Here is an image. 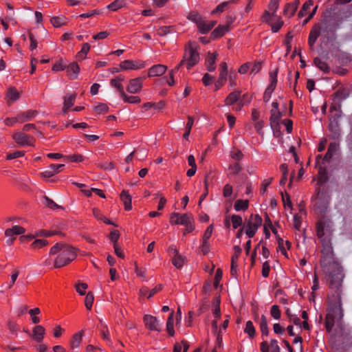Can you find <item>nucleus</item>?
<instances>
[{
  "label": "nucleus",
  "mask_w": 352,
  "mask_h": 352,
  "mask_svg": "<svg viewBox=\"0 0 352 352\" xmlns=\"http://www.w3.org/2000/svg\"><path fill=\"white\" fill-rule=\"evenodd\" d=\"M317 236L322 243L320 267L325 274L329 287L336 292L340 290L344 277L340 264L335 261L333 248L330 241L324 237V223L320 221L316 225Z\"/></svg>",
  "instance_id": "f257e3e1"
},
{
  "label": "nucleus",
  "mask_w": 352,
  "mask_h": 352,
  "mask_svg": "<svg viewBox=\"0 0 352 352\" xmlns=\"http://www.w3.org/2000/svg\"><path fill=\"white\" fill-rule=\"evenodd\" d=\"M351 16L348 8H343L337 12L327 10L322 15L320 21L316 24L322 36L327 41H333L336 38V32L344 21Z\"/></svg>",
  "instance_id": "f03ea898"
},
{
  "label": "nucleus",
  "mask_w": 352,
  "mask_h": 352,
  "mask_svg": "<svg viewBox=\"0 0 352 352\" xmlns=\"http://www.w3.org/2000/svg\"><path fill=\"white\" fill-rule=\"evenodd\" d=\"M50 255L57 254L54 260V267L60 268L67 265L76 257V250L65 243H57L50 250Z\"/></svg>",
  "instance_id": "7ed1b4c3"
},
{
  "label": "nucleus",
  "mask_w": 352,
  "mask_h": 352,
  "mask_svg": "<svg viewBox=\"0 0 352 352\" xmlns=\"http://www.w3.org/2000/svg\"><path fill=\"white\" fill-rule=\"evenodd\" d=\"M314 199L316 201V205L318 208L326 209L329 203L330 196L326 190L319 186L316 189Z\"/></svg>",
  "instance_id": "20e7f679"
},
{
  "label": "nucleus",
  "mask_w": 352,
  "mask_h": 352,
  "mask_svg": "<svg viewBox=\"0 0 352 352\" xmlns=\"http://www.w3.org/2000/svg\"><path fill=\"white\" fill-rule=\"evenodd\" d=\"M182 60H185L184 64H186V68L190 69L199 62V54L194 47L190 46L189 48L186 50Z\"/></svg>",
  "instance_id": "39448f33"
},
{
  "label": "nucleus",
  "mask_w": 352,
  "mask_h": 352,
  "mask_svg": "<svg viewBox=\"0 0 352 352\" xmlns=\"http://www.w3.org/2000/svg\"><path fill=\"white\" fill-rule=\"evenodd\" d=\"M277 73H278L277 69L274 72L270 73V83L266 88V89L264 92V95H263V100L265 102H267L270 100V99L272 96V94L276 87Z\"/></svg>",
  "instance_id": "423d86ee"
},
{
  "label": "nucleus",
  "mask_w": 352,
  "mask_h": 352,
  "mask_svg": "<svg viewBox=\"0 0 352 352\" xmlns=\"http://www.w3.org/2000/svg\"><path fill=\"white\" fill-rule=\"evenodd\" d=\"M192 216L190 214H180L178 212H173L170 215V222L175 225H186L189 221H192Z\"/></svg>",
  "instance_id": "0eeeda50"
},
{
  "label": "nucleus",
  "mask_w": 352,
  "mask_h": 352,
  "mask_svg": "<svg viewBox=\"0 0 352 352\" xmlns=\"http://www.w3.org/2000/svg\"><path fill=\"white\" fill-rule=\"evenodd\" d=\"M13 139L16 144L23 146H33L34 138L23 132H16L13 135Z\"/></svg>",
  "instance_id": "6e6552de"
},
{
  "label": "nucleus",
  "mask_w": 352,
  "mask_h": 352,
  "mask_svg": "<svg viewBox=\"0 0 352 352\" xmlns=\"http://www.w3.org/2000/svg\"><path fill=\"white\" fill-rule=\"evenodd\" d=\"M25 232V230L19 226H14L11 228L6 229L5 231V234L6 236L9 237V239L6 241V243L8 245H12L13 241L15 239L14 236L23 234Z\"/></svg>",
  "instance_id": "1a4fd4ad"
},
{
  "label": "nucleus",
  "mask_w": 352,
  "mask_h": 352,
  "mask_svg": "<svg viewBox=\"0 0 352 352\" xmlns=\"http://www.w3.org/2000/svg\"><path fill=\"white\" fill-rule=\"evenodd\" d=\"M145 326L151 331H160V323L156 317L151 315H145L143 318Z\"/></svg>",
  "instance_id": "9d476101"
},
{
  "label": "nucleus",
  "mask_w": 352,
  "mask_h": 352,
  "mask_svg": "<svg viewBox=\"0 0 352 352\" xmlns=\"http://www.w3.org/2000/svg\"><path fill=\"white\" fill-rule=\"evenodd\" d=\"M241 91H235L231 92L226 98L225 103L226 105H232L236 102H238L239 109L244 105V102L243 100H240Z\"/></svg>",
  "instance_id": "9b49d317"
},
{
  "label": "nucleus",
  "mask_w": 352,
  "mask_h": 352,
  "mask_svg": "<svg viewBox=\"0 0 352 352\" xmlns=\"http://www.w3.org/2000/svg\"><path fill=\"white\" fill-rule=\"evenodd\" d=\"M142 78H137L131 80L126 88L127 91L131 94H135L139 92L142 87Z\"/></svg>",
  "instance_id": "f8f14e48"
},
{
  "label": "nucleus",
  "mask_w": 352,
  "mask_h": 352,
  "mask_svg": "<svg viewBox=\"0 0 352 352\" xmlns=\"http://www.w3.org/2000/svg\"><path fill=\"white\" fill-rule=\"evenodd\" d=\"M38 115V111L36 110H28L27 111L21 112L17 115L19 122L23 123L32 120Z\"/></svg>",
  "instance_id": "ddd939ff"
},
{
  "label": "nucleus",
  "mask_w": 352,
  "mask_h": 352,
  "mask_svg": "<svg viewBox=\"0 0 352 352\" xmlns=\"http://www.w3.org/2000/svg\"><path fill=\"white\" fill-rule=\"evenodd\" d=\"M166 71V67L164 65H155L148 70V76L155 77L163 75Z\"/></svg>",
  "instance_id": "4468645a"
},
{
  "label": "nucleus",
  "mask_w": 352,
  "mask_h": 352,
  "mask_svg": "<svg viewBox=\"0 0 352 352\" xmlns=\"http://www.w3.org/2000/svg\"><path fill=\"white\" fill-rule=\"evenodd\" d=\"M329 130L331 133V138L337 140L339 139L340 136V128L339 122H330L329 124Z\"/></svg>",
  "instance_id": "2eb2a0df"
},
{
  "label": "nucleus",
  "mask_w": 352,
  "mask_h": 352,
  "mask_svg": "<svg viewBox=\"0 0 352 352\" xmlns=\"http://www.w3.org/2000/svg\"><path fill=\"white\" fill-rule=\"evenodd\" d=\"M32 332H33L32 338L37 342H41L44 338V335L45 333V329L41 325H36L34 327Z\"/></svg>",
  "instance_id": "dca6fc26"
},
{
  "label": "nucleus",
  "mask_w": 352,
  "mask_h": 352,
  "mask_svg": "<svg viewBox=\"0 0 352 352\" xmlns=\"http://www.w3.org/2000/svg\"><path fill=\"white\" fill-rule=\"evenodd\" d=\"M282 116L283 113L281 111H276V109L271 110V116L270 118V121L272 129L278 126V121Z\"/></svg>",
  "instance_id": "f3484780"
},
{
  "label": "nucleus",
  "mask_w": 352,
  "mask_h": 352,
  "mask_svg": "<svg viewBox=\"0 0 352 352\" xmlns=\"http://www.w3.org/2000/svg\"><path fill=\"white\" fill-rule=\"evenodd\" d=\"M320 35H322L321 32L318 29V28L316 26V25H314L310 31V33L309 35V38H308V44L310 46V47H313L317 38H318V36Z\"/></svg>",
  "instance_id": "a211bd4d"
},
{
  "label": "nucleus",
  "mask_w": 352,
  "mask_h": 352,
  "mask_svg": "<svg viewBox=\"0 0 352 352\" xmlns=\"http://www.w3.org/2000/svg\"><path fill=\"white\" fill-rule=\"evenodd\" d=\"M320 35H322L321 32L318 29V28L316 26V25H314L310 31V33L309 35V38H308V44L310 46V47H313L317 38H318V36Z\"/></svg>",
  "instance_id": "6ab92c4d"
},
{
  "label": "nucleus",
  "mask_w": 352,
  "mask_h": 352,
  "mask_svg": "<svg viewBox=\"0 0 352 352\" xmlns=\"http://www.w3.org/2000/svg\"><path fill=\"white\" fill-rule=\"evenodd\" d=\"M328 312H331L334 316H336V318H342L343 316L342 305L340 302V299L338 300V302L333 303Z\"/></svg>",
  "instance_id": "aec40b11"
},
{
  "label": "nucleus",
  "mask_w": 352,
  "mask_h": 352,
  "mask_svg": "<svg viewBox=\"0 0 352 352\" xmlns=\"http://www.w3.org/2000/svg\"><path fill=\"white\" fill-rule=\"evenodd\" d=\"M229 30V25H219L217 26L211 33V37L212 39H215L221 37L225 33Z\"/></svg>",
  "instance_id": "412c9836"
},
{
  "label": "nucleus",
  "mask_w": 352,
  "mask_h": 352,
  "mask_svg": "<svg viewBox=\"0 0 352 352\" xmlns=\"http://www.w3.org/2000/svg\"><path fill=\"white\" fill-rule=\"evenodd\" d=\"M66 70L70 78L76 79L77 78L78 74L79 73L80 67L77 63H72L67 67Z\"/></svg>",
  "instance_id": "4be33fe9"
},
{
  "label": "nucleus",
  "mask_w": 352,
  "mask_h": 352,
  "mask_svg": "<svg viewBox=\"0 0 352 352\" xmlns=\"http://www.w3.org/2000/svg\"><path fill=\"white\" fill-rule=\"evenodd\" d=\"M120 199L122 201L124 208L126 210H130L132 208L131 206V197L129 194L128 191L126 190H122V192L120 194Z\"/></svg>",
  "instance_id": "5701e85b"
},
{
  "label": "nucleus",
  "mask_w": 352,
  "mask_h": 352,
  "mask_svg": "<svg viewBox=\"0 0 352 352\" xmlns=\"http://www.w3.org/2000/svg\"><path fill=\"white\" fill-rule=\"evenodd\" d=\"M216 58H217V54L208 53V56L206 60V64L207 69L210 72H214L215 70L214 64H215Z\"/></svg>",
  "instance_id": "b1692460"
},
{
  "label": "nucleus",
  "mask_w": 352,
  "mask_h": 352,
  "mask_svg": "<svg viewBox=\"0 0 352 352\" xmlns=\"http://www.w3.org/2000/svg\"><path fill=\"white\" fill-rule=\"evenodd\" d=\"M124 80L121 76H118L116 78L111 80V85L117 89L118 91L120 93V96L124 95V91L123 86L120 84V82Z\"/></svg>",
  "instance_id": "393cba45"
},
{
  "label": "nucleus",
  "mask_w": 352,
  "mask_h": 352,
  "mask_svg": "<svg viewBox=\"0 0 352 352\" xmlns=\"http://www.w3.org/2000/svg\"><path fill=\"white\" fill-rule=\"evenodd\" d=\"M314 65L321 71H322L324 73H329L330 68L327 63L322 60L320 58L316 57L314 59Z\"/></svg>",
  "instance_id": "a878e982"
},
{
  "label": "nucleus",
  "mask_w": 352,
  "mask_h": 352,
  "mask_svg": "<svg viewBox=\"0 0 352 352\" xmlns=\"http://www.w3.org/2000/svg\"><path fill=\"white\" fill-rule=\"evenodd\" d=\"M336 316L331 312H328L325 318V327L328 332L331 331L334 323H335Z\"/></svg>",
  "instance_id": "bb28decb"
},
{
  "label": "nucleus",
  "mask_w": 352,
  "mask_h": 352,
  "mask_svg": "<svg viewBox=\"0 0 352 352\" xmlns=\"http://www.w3.org/2000/svg\"><path fill=\"white\" fill-rule=\"evenodd\" d=\"M249 206V201L248 199H238L235 201L234 205V208L236 211H245L248 208Z\"/></svg>",
  "instance_id": "cd10ccee"
},
{
  "label": "nucleus",
  "mask_w": 352,
  "mask_h": 352,
  "mask_svg": "<svg viewBox=\"0 0 352 352\" xmlns=\"http://www.w3.org/2000/svg\"><path fill=\"white\" fill-rule=\"evenodd\" d=\"M259 326L262 336H267L269 333V329L267 326V318L265 317V316H261L259 321Z\"/></svg>",
  "instance_id": "c85d7f7f"
},
{
  "label": "nucleus",
  "mask_w": 352,
  "mask_h": 352,
  "mask_svg": "<svg viewBox=\"0 0 352 352\" xmlns=\"http://www.w3.org/2000/svg\"><path fill=\"white\" fill-rule=\"evenodd\" d=\"M216 23H217L216 21H212L208 23L205 22L204 21H203L199 28V31L201 34H206L210 30H212V28L216 25Z\"/></svg>",
  "instance_id": "c756f323"
},
{
  "label": "nucleus",
  "mask_w": 352,
  "mask_h": 352,
  "mask_svg": "<svg viewBox=\"0 0 352 352\" xmlns=\"http://www.w3.org/2000/svg\"><path fill=\"white\" fill-rule=\"evenodd\" d=\"M173 311H172L167 320L166 322V330L169 334V336H173L175 334L174 331V318H173Z\"/></svg>",
  "instance_id": "7c9ffc66"
},
{
  "label": "nucleus",
  "mask_w": 352,
  "mask_h": 352,
  "mask_svg": "<svg viewBox=\"0 0 352 352\" xmlns=\"http://www.w3.org/2000/svg\"><path fill=\"white\" fill-rule=\"evenodd\" d=\"M246 226L247 229L245 230V234L248 235L249 238H252L255 235L259 227L256 226L255 224H253V223L249 220L247 223Z\"/></svg>",
  "instance_id": "2f4dec72"
},
{
  "label": "nucleus",
  "mask_w": 352,
  "mask_h": 352,
  "mask_svg": "<svg viewBox=\"0 0 352 352\" xmlns=\"http://www.w3.org/2000/svg\"><path fill=\"white\" fill-rule=\"evenodd\" d=\"M7 98L8 103L10 104V102H14L19 98V93L14 87H12L7 93Z\"/></svg>",
  "instance_id": "473e14b6"
},
{
  "label": "nucleus",
  "mask_w": 352,
  "mask_h": 352,
  "mask_svg": "<svg viewBox=\"0 0 352 352\" xmlns=\"http://www.w3.org/2000/svg\"><path fill=\"white\" fill-rule=\"evenodd\" d=\"M187 18L191 21L195 23L197 25L198 29L199 28L203 20L201 16L197 12H190Z\"/></svg>",
  "instance_id": "72a5a7b5"
},
{
  "label": "nucleus",
  "mask_w": 352,
  "mask_h": 352,
  "mask_svg": "<svg viewBox=\"0 0 352 352\" xmlns=\"http://www.w3.org/2000/svg\"><path fill=\"white\" fill-rule=\"evenodd\" d=\"M82 334L80 332L76 333L74 335L72 340L71 341V343H70L71 348L72 349H77L79 347L80 344L82 341Z\"/></svg>",
  "instance_id": "f704fd0d"
},
{
  "label": "nucleus",
  "mask_w": 352,
  "mask_h": 352,
  "mask_svg": "<svg viewBox=\"0 0 352 352\" xmlns=\"http://www.w3.org/2000/svg\"><path fill=\"white\" fill-rule=\"evenodd\" d=\"M76 98V95L74 94H67L64 97V103L63 105L65 108H70L74 105Z\"/></svg>",
  "instance_id": "c9c22d12"
},
{
  "label": "nucleus",
  "mask_w": 352,
  "mask_h": 352,
  "mask_svg": "<svg viewBox=\"0 0 352 352\" xmlns=\"http://www.w3.org/2000/svg\"><path fill=\"white\" fill-rule=\"evenodd\" d=\"M314 1L312 0H308L303 5L302 8L298 12V16L299 17H303L306 15L307 12L309 10L310 8L313 6Z\"/></svg>",
  "instance_id": "e433bc0d"
},
{
  "label": "nucleus",
  "mask_w": 352,
  "mask_h": 352,
  "mask_svg": "<svg viewBox=\"0 0 352 352\" xmlns=\"http://www.w3.org/2000/svg\"><path fill=\"white\" fill-rule=\"evenodd\" d=\"M244 332L248 333L250 338H252L255 336L256 330L252 321L248 320L246 322Z\"/></svg>",
  "instance_id": "4c0bfd02"
},
{
  "label": "nucleus",
  "mask_w": 352,
  "mask_h": 352,
  "mask_svg": "<svg viewBox=\"0 0 352 352\" xmlns=\"http://www.w3.org/2000/svg\"><path fill=\"white\" fill-rule=\"evenodd\" d=\"M42 204L44 206H45L47 207H49L51 209H56V208H60V206L56 204L52 199H50L47 196L43 197V198H42Z\"/></svg>",
  "instance_id": "58836bf2"
},
{
  "label": "nucleus",
  "mask_w": 352,
  "mask_h": 352,
  "mask_svg": "<svg viewBox=\"0 0 352 352\" xmlns=\"http://www.w3.org/2000/svg\"><path fill=\"white\" fill-rule=\"evenodd\" d=\"M125 6L124 0H116L107 7L111 11H116Z\"/></svg>",
  "instance_id": "ea45409f"
},
{
  "label": "nucleus",
  "mask_w": 352,
  "mask_h": 352,
  "mask_svg": "<svg viewBox=\"0 0 352 352\" xmlns=\"http://www.w3.org/2000/svg\"><path fill=\"white\" fill-rule=\"evenodd\" d=\"M232 227L234 229H236L237 228L240 227L243 224V219L242 217L238 214H232L230 217Z\"/></svg>",
  "instance_id": "a19ab883"
},
{
  "label": "nucleus",
  "mask_w": 352,
  "mask_h": 352,
  "mask_svg": "<svg viewBox=\"0 0 352 352\" xmlns=\"http://www.w3.org/2000/svg\"><path fill=\"white\" fill-rule=\"evenodd\" d=\"M185 60H182L170 72V79L168 80V84L170 86L175 84L173 75L177 72L179 68L184 65Z\"/></svg>",
  "instance_id": "79ce46f5"
},
{
  "label": "nucleus",
  "mask_w": 352,
  "mask_h": 352,
  "mask_svg": "<svg viewBox=\"0 0 352 352\" xmlns=\"http://www.w3.org/2000/svg\"><path fill=\"white\" fill-rule=\"evenodd\" d=\"M120 67L122 69H135L138 67L135 63L131 60H126L120 63Z\"/></svg>",
  "instance_id": "37998d69"
},
{
  "label": "nucleus",
  "mask_w": 352,
  "mask_h": 352,
  "mask_svg": "<svg viewBox=\"0 0 352 352\" xmlns=\"http://www.w3.org/2000/svg\"><path fill=\"white\" fill-rule=\"evenodd\" d=\"M120 97L123 99V100L125 102L137 104V103H140V101H141V99H140V97H138V96H129L125 93H124V95H122Z\"/></svg>",
  "instance_id": "c03bdc74"
},
{
  "label": "nucleus",
  "mask_w": 352,
  "mask_h": 352,
  "mask_svg": "<svg viewBox=\"0 0 352 352\" xmlns=\"http://www.w3.org/2000/svg\"><path fill=\"white\" fill-rule=\"evenodd\" d=\"M51 23L54 27L59 28L65 24V19L64 17L54 16L51 19Z\"/></svg>",
  "instance_id": "a18cd8bd"
},
{
  "label": "nucleus",
  "mask_w": 352,
  "mask_h": 352,
  "mask_svg": "<svg viewBox=\"0 0 352 352\" xmlns=\"http://www.w3.org/2000/svg\"><path fill=\"white\" fill-rule=\"evenodd\" d=\"M94 297L91 292H88L85 299V305L88 310H91L94 302Z\"/></svg>",
  "instance_id": "49530a36"
},
{
  "label": "nucleus",
  "mask_w": 352,
  "mask_h": 352,
  "mask_svg": "<svg viewBox=\"0 0 352 352\" xmlns=\"http://www.w3.org/2000/svg\"><path fill=\"white\" fill-rule=\"evenodd\" d=\"M173 264L177 268H181L184 263V258L179 254L173 258Z\"/></svg>",
  "instance_id": "de8ad7c7"
},
{
  "label": "nucleus",
  "mask_w": 352,
  "mask_h": 352,
  "mask_svg": "<svg viewBox=\"0 0 352 352\" xmlns=\"http://www.w3.org/2000/svg\"><path fill=\"white\" fill-rule=\"evenodd\" d=\"M90 50V45L89 43H85L82 45L81 50L78 53V57L79 58L84 59Z\"/></svg>",
  "instance_id": "09e8293b"
},
{
  "label": "nucleus",
  "mask_w": 352,
  "mask_h": 352,
  "mask_svg": "<svg viewBox=\"0 0 352 352\" xmlns=\"http://www.w3.org/2000/svg\"><path fill=\"white\" fill-rule=\"evenodd\" d=\"M172 26H162L157 30V34L160 36H164L172 32Z\"/></svg>",
  "instance_id": "8fccbe9b"
},
{
  "label": "nucleus",
  "mask_w": 352,
  "mask_h": 352,
  "mask_svg": "<svg viewBox=\"0 0 352 352\" xmlns=\"http://www.w3.org/2000/svg\"><path fill=\"white\" fill-rule=\"evenodd\" d=\"M270 314L274 319H279L280 318V311L279 307L276 305H272L271 307Z\"/></svg>",
  "instance_id": "3c124183"
},
{
  "label": "nucleus",
  "mask_w": 352,
  "mask_h": 352,
  "mask_svg": "<svg viewBox=\"0 0 352 352\" xmlns=\"http://www.w3.org/2000/svg\"><path fill=\"white\" fill-rule=\"evenodd\" d=\"M286 314L289 317V320L292 322L296 325H300V320L298 317H297L296 315L292 314L291 313V311L287 309L286 310Z\"/></svg>",
  "instance_id": "603ef678"
},
{
  "label": "nucleus",
  "mask_w": 352,
  "mask_h": 352,
  "mask_svg": "<svg viewBox=\"0 0 352 352\" xmlns=\"http://www.w3.org/2000/svg\"><path fill=\"white\" fill-rule=\"evenodd\" d=\"M296 10L293 8L292 3H287L284 9V14L285 16H292L294 14Z\"/></svg>",
  "instance_id": "864d4df0"
},
{
  "label": "nucleus",
  "mask_w": 352,
  "mask_h": 352,
  "mask_svg": "<svg viewBox=\"0 0 352 352\" xmlns=\"http://www.w3.org/2000/svg\"><path fill=\"white\" fill-rule=\"evenodd\" d=\"M249 221H252L253 223V224H255L256 226H258V227H260L263 222V219H262L261 217L258 214H256L255 215L252 214L249 219Z\"/></svg>",
  "instance_id": "5fc2aeb1"
},
{
  "label": "nucleus",
  "mask_w": 352,
  "mask_h": 352,
  "mask_svg": "<svg viewBox=\"0 0 352 352\" xmlns=\"http://www.w3.org/2000/svg\"><path fill=\"white\" fill-rule=\"evenodd\" d=\"M220 73L219 76L220 78H226L228 76V65L227 63L223 62L220 65Z\"/></svg>",
  "instance_id": "6e6d98bb"
},
{
  "label": "nucleus",
  "mask_w": 352,
  "mask_h": 352,
  "mask_svg": "<svg viewBox=\"0 0 352 352\" xmlns=\"http://www.w3.org/2000/svg\"><path fill=\"white\" fill-rule=\"evenodd\" d=\"M109 107L105 104H100L95 107L94 110L98 113H105L109 111Z\"/></svg>",
  "instance_id": "4d7b16f0"
},
{
  "label": "nucleus",
  "mask_w": 352,
  "mask_h": 352,
  "mask_svg": "<svg viewBox=\"0 0 352 352\" xmlns=\"http://www.w3.org/2000/svg\"><path fill=\"white\" fill-rule=\"evenodd\" d=\"M302 218L298 214L294 216V226L296 230L300 231L301 228Z\"/></svg>",
  "instance_id": "13d9d810"
},
{
  "label": "nucleus",
  "mask_w": 352,
  "mask_h": 352,
  "mask_svg": "<svg viewBox=\"0 0 352 352\" xmlns=\"http://www.w3.org/2000/svg\"><path fill=\"white\" fill-rule=\"evenodd\" d=\"M24 154H25V153L23 151H14L13 153H8L7 155L6 159L9 160L16 159V158L21 157L23 156Z\"/></svg>",
  "instance_id": "bf43d9fd"
},
{
  "label": "nucleus",
  "mask_w": 352,
  "mask_h": 352,
  "mask_svg": "<svg viewBox=\"0 0 352 352\" xmlns=\"http://www.w3.org/2000/svg\"><path fill=\"white\" fill-rule=\"evenodd\" d=\"M119 237H120V233L118 230H114L110 232L109 239H110L112 243H113V245H115V244H118L117 241H118Z\"/></svg>",
  "instance_id": "052dcab7"
},
{
  "label": "nucleus",
  "mask_w": 352,
  "mask_h": 352,
  "mask_svg": "<svg viewBox=\"0 0 352 352\" xmlns=\"http://www.w3.org/2000/svg\"><path fill=\"white\" fill-rule=\"evenodd\" d=\"M47 245V241L44 239H36L32 243V246L34 248H40Z\"/></svg>",
  "instance_id": "680f3d73"
},
{
  "label": "nucleus",
  "mask_w": 352,
  "mask_h": 352,
  "mask_svg": "<svg viewBox=\"0 0 352 352\" xmlns=\"http://www.w3.org/2000/svg\"><path fill=\"white\" fill-rule=\"evenodd\" d=\"M230 1H225L217 6V8L212 12V14H215L217 12H222L229 5Z\"/></svg>",
  "instance_id": "e2e57ef3"
},
{
  "label": "nucleus",
  "mask_w": 352,
  "mask_h": 352,
  "mask_svg": "<svg viewBox=\"0 0 352 352\" xmlns=\"http://www.w3.org/2000/svg\"><path fill=\"white\" fill-rule=\"evenodd\" d=\"M268 8L270 10L272 11V15H274L278 8V0H271Z\"/></svg>",
  "instance_id": "0e129e2a"
},
{
  "label": "nucleus",
  "mask_w": 352,
  "mask_h": 352,
  "mask_svg": "<svg viewBox=\"0 0 352 352\" xmlns=\"http://www.w3.org/2000/svg\"><path fill=\"white\" fill-rule=\"evenodd\" d=\"M212 231H213V224H211L206 230V231L204 234V236H203V241H208L212 235Z\"/></svg>",
  "instance_id": "69168bd1"
},
{
  "label": "nucleus",
  "mask_w": 352,
  "mask_h": 352,
  "mask_svg": "<svg viewBox=\"0 0 352 352\" xmlns=\"http://www.w3.org/2000/svg\"><path fill=\"white\" fill-rule=\"evenodd\" d=\"M270 263L268 261H266L263 264V267H262L263 276L265 278L268 277L269 274H270Z\"/></svg>",
  "instance_id": "338daca9"
},
{
  "label": "nucleus",
  "mask_w": 352,
  "mask_h": 352,
  "mask_svg": "<svg viewBox=\"0 0 352 352\" xmlns=\"http://www.w3.org/2000/svg\"><path fill=\"white\" fill-rule=\"evenodd\" d=\"M77 292L80 295L83 296L85 294V289L87 288L86 283H80L76 286Z\"/></svg>",
  "instance_id": "774afa93"
}]
</instances>
